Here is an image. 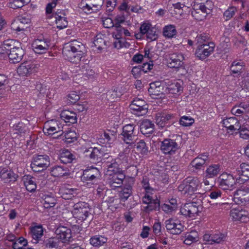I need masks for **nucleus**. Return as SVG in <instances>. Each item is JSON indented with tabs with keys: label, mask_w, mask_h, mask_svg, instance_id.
<instances>
[{
	"label": "nucleus",
	"mask_w": 249,
	"mask_h": 249,
	"mask_svg": "<svg viewBox=\"0 0 249 249\" xmlns=\"http://www.w3.org/2000/svg\"><path fill=\"white\" fill-rule=\"evenodd\" d=\"M179 191L182 192L183 197L188 202L185 203L180 209L181 214L187 217H195L198 213L197 203L193 201L196 197L197 188H181Z\"/></svg>",
	"instance_id": "nucleus-1"
},
{
	"label": "nucleus",
	"mask_w": 249,
	"mask_h": 249,
	"mask_svg": "<svg viewBox=\"0 0 249 249\" xmlns=\"http://www.w3.org/2000/svg\"><path fill=\"white\" fill-rule=\"evenodd\" d=\"M84 45L77 40H71L65 44L63 53L70 62L77 63L86 53Z\"/></svg>",
	"instance_id": "nucleus-2"
},
{
	"label": "nucleus",
	"mask_w": 249,
	"mask_h": 249,
	"mask_svg": "<svg viewBox=\"0 0 249 249\" xmlns=\"http://www.w3.org/2000/svg\"><path fill=\"white\" fill-rule=\"evenodd\" d=\"M139 128L134 124H127L123 127L121 138L125 143L133 146L134 142L138 140Z\"/></svg>",
	"instance_id": "nucleus-3"
},
{
	"label": "nucleus",
	"mask_w": 249,
	"mask_h": 249,
	"mask_svg": "<svg viewBox=\"0 0 249 249\" xmlns=\"http://www.w3.org/2000/svg\"><path fill=\"white\" fill-rule=\"evenodd\" d=\"M73 207L72 213L78 223L86 220L91 214L89 205L85 202H78L75 203Z\"/></svg>",
	"instance_id": "nucleus-4"
},
{
	"label": "nucleus",
	"mask_w": 249,
	"mask_h": 249,
	"mask_svg": "<svg viewBox=\"0 0 249 249\" xmlns=\"http://www.w3.org/2000/svg\"><path fill=\"white\" fill-rule=\"evenodd\" d=\"M212 9V2H207L206 4L200 3L196 6L192 11V16L197 20L204 19L207 15L211 13Z\"/></svg>",
	"instance_id": "nucleus-5"
},
{
	"label": "nucleus",
	"mask_w": 249,
	"mask_h": 249,
	"mask_svg": "<svg viewBox=\"0 0 249 249\" xmlns=\"http://www.w3.org/2000/svg\"><path fill=\"white\" fill-rule=\"evenodd\" d=\"M49 165V157L46 155H39L33 157L31 167L33 171L38 172L46 169Z\"/></svg>",
	"instance_id": "nucleus-6"
},
{
	"label": "nucleus",
	"mask_w": 249,
	"mask_h": 249,
	"mask_svg": "<svg viewBox=\"0 0 249 249\" xmlns=\"http://www.w3.org/2000/svg\"><path fill=\"white\" fill-rule=\"evenodd\" d=\"M230 216L233 222L246 223L249 221V213L241 206L232 208L230 212Z\"/></svg>",
	"instance_id": "nucleus-7"
},
{
	"label": "nucleus",
	"mask_w": 249,
	"mask_h": 249,
	"mask_svg": "<svg viewBox=\"0 0 249 249\" xmlns=\"http://www.w3.org/2000/svg\"><path fill=\"white\" fill-rule=\"evenodd\" d=\"M104 0H82L79 7L86 13H91L101 9Z\"/></svg>",
	"instance_id": "nucleus-8"
},
{
	"label": "nucleus",
	"mask_w": 249,
	"mask_h": 249,
	"mask_svg": "<svg viewBox=\"0 0 249 249\" xmlns=\"http://www.w3.org/2000/svg\"><path fill=\"white\" fill-rule=\"evenodd\" d=\"M214 47L215 45L212 42L202 43L198 46L196 55L201 60L205 59L213 52Z\"/></svg>",
	"instance_id": "nucleus-9"
},
{
	"label": "nucleus",
	"mask_w": 249,
	"mask_h": 249,
	"mask_svg": "<svg viewBox=\"0 0 249 249\" xmlns=\"http://www.w3.org/2000/svg\"><path fill=\"white\" fill-rule=\"evenodd\" d=\"M165 227L168 232L174 235L180 234L184 229V226L181 221L177 218L166 220Z\"/></svg>",
	"instance_id": "nucleus-10"
},
{
	"label": "nucleus",
	"mask_w": 249,
	"mask_h": 249,
	"mask_svg": "<svg viewBox=\"0 0 249 249\" xmlns=\"http://www.w3.org/2000/svg\"><path fill=\"white\" fill-rule=\"evenodd\" d=\"M130 108L133 113L138 116H142L147 112V105L144 100L136 98L130 105Z\"/></svg>",
	"instance_id": "nucleus-11"
},
{
	"label": "nucleus",
	"mask_w": 249,
	"mask_h": 249,
	"mask_svg": "<svg viewBox=\"0 0 249 249\" xmlns=\"http://www.w3.org/2000/svg\"><path fill=\"white\" fill-rule=\"evenodd\" d=\"M50 45V41L47 39H37L32 43V47L36 53L43 54L49 50Z\"/></svg>",
	"instance_id": "nucleus-12"
},
{
	"label": "nucleus",
	"mask_w": 249,
	"mask_h": 249,
	"mask_svg": "<svg viewBox=\"0 0 249 249\" xmlns=\"http://www.w3.org/2000/svg\"><path fill=\"white\" fill-rule=\"evenodd\" d=\"M178 148V144L176 141L171 139H164L160 145V149L165 154L172 155Z\"/></svg>",
	"instance_id": "nucleus-13"
},
{
	"label": "nucleus",
	"mask_w": 249,
	"mask_h": 249,
	"mask_svg": "<svg viewBox=\"0 0 249 249\" xmlns=\"http://www.w3.org/2000/svg\"><path fill=\"white\" fill-rule=\"evenodd\" d=\"M142 202L146 206L142 207V210L146 213L150 212L156 210L160 207V201L158 199H154L149 195H145L142 198Z\"/></svg>",
	"instance_id": "nucleus-14"
},
{
	"label": "nucleus",
	"mask_w": 249,
	"mask_h": 249,
	"mask_svg": "<svg viewBox=\"0 0 249 249\" xmlns=\"http://www.w3.org/2000/svg\"><path fill=\"white\" fill-rule=\"evenodd\" d=\"M56 237L60 243H65L70 241L71 238V231L70 228L65 226H59L55 231Z\"/></svg>",
	"instance_id": "nucleus-15"
},
{
	"label": "nucleus",
	"mask_w": 249,
	"mask_h": 249,
	"mask_svg": "<svg viewBox=\"0 0 249 249\" xmlns=\"http://www.w3.org/2000/svg\"><path fill=\"white\" fill-rule=\"evenodd\" d=\"M106 162L107 164V175L111 176L113 174L122 172V167L120 158L113 159Z\"/></svg>",
	"instance_id": "nucleus-16"
},
{
	"label": "nucleus",
	"mask_w": 249,
	"mask_h": 249,
	"mask_svg": "<svg viewBox=\"0 0 249 249\" xmlns=\"http://www.w3.org/2000/svg\"><path fill=\"white\" fill-rule=\"evenodd\" d=\"M31 22V19L28 16H20L16 19L12 23L13 29L16 31H24Z\"/></svg>",
	"instance_id": "nucleus-17"
},
{
	"label": "nucleus",
	"mask_w": 249,
	"mask_h": 249,
	"mask_svg": "<svg viewBox=\"0 0 249 249\" xmlns=\"http://www.w3.org/2000/svg\"><path fill=\"white\" fill-rule=\"evenodd\" d=\"M184 57L182 53L177 52L169 55L168 65L170 68H178L183 65Z\"/></svg>",
	"instance_id": "nucleus-18"
},
{
	"label": "nucleus",
	"mask_w": 249,
	"mask_h": 249,
	"mask_svg": "<svg viewBox=\"0 0 249 249\" xmlns=\"http://www.w3.org/2000/svg\"><path fill=\"white\" fill-rule=\"evenodd\" d=\"M164 85V91L166 94H178L182 90L180 83L177 82H173L169 79L163 81Z\"/></svg>",
	"instance_id": "nucleus-19"
},
{
	"label": "nucleus",
	"mask_w": 249,
	"mask_h": 249,
	"mask_svg": "<svg viewBox=\"0 0 249 249\" xmlns=\"http://www.w3.org/2000/svg\"><path fill=\"white\" fill-rule=\"evenodd\" d=\"M148 91L150 94L158 96L166 94L163 82L162 83L158 81L150 83Z\"/></svg>",
	"instance_id": "nucleus-20"
},
{
	"label": "nucleus",
	"mask_w": 249,
	"mask_h": 249,
	"mask_svg": "<svg viewBox=\"0 0 249 249\" xmlns=\"http://www.w3.org/2000/svg\"><path fill=\"white\" fill-rule=\"evenodd\" d=\"M35 71V65L27 62L22 63L17 69L18 73L21 76H27Z\"/></svg>",
	"instance_id": "nucleus-21"
},
{
	"label": "nucleus",
	"mask_w": 249,
	"mask_h": 249,
	"mask_svg": "<svg viewBox=\"0 0 249 249\" xmlns=\"http://www.w3.org/2000/svg\"><path fill=\"white\" fill-rule=\"evenodd\" d=\"M222 124L224 127L231 131L239 130L241 128V125L235 117H230L223 119Z\"/></svg>",
	"instance_id": "nucleus-22"
},
{
	"label": "nucleus",
	"mask_w": 249,
	"mask_h": 249,
	"mask_svg": "<svg viewBox=\"0 0 249 249\" xmlns=\"http://www.w3.org/2000/svg\"><path fill=\"white\" fill-rule=\"evenodd\" d=\"M24 54V51L20 46L11 51V52L8 53V57L11 63H17L22 60Z\"/></svg>",
	"instance_id": "nucleus-23"
},
{
	"label": "nucleus",
	"mask_w": 249,
	"mask_h": 249,
	"mask_svg": "<svg viewBox=\"0 0 249 249\" xmlns=\"http://www.w3.org/2000/svg\"><path fill=\"white\" fill-rule=\"evenodd\" d=\"M99 175V171L96 168H91L85 170L81 176V180L83 181L93 180Z\"/></svg>",
	"instance_id": "nucleus-24"
},
{
	"label": "nucleus",
	"mask_w": 249,
	"mask_h": 249,
	"mask_svg": "<svg viewBox=\"0 0 249 249\" xmlns=\"http://www.w3.org/2000/svg\"><path fill=\"white\" fill-rule=\"evenodd\" d=\"M58 194L60 197L65 200L71 199L76 196V189L73 188H58Z\"/></svg>",
	"instance_id": "nucleus-25"
},
{
	"label": "nucleus",
	"mask_w": 249,
	"mask_h": 249,
	"mask_svg": "<svg viewBox=\"0 0 249 249\" xmlns=\"http://www.w3.org/2000/svg\"><path fill=\"white\" fill-rule=\"evenodd\" d=\"M61 118L66 123L75 124L77 122V118L76 113L69 110H64L60 114Z\"/></svg>",
	"instance_id": "nucleus-26"
},
{
	"label": "nucleus",
	"mask_w": 249,
	"mask_h": 249,
	"mask_svg": "<svg viewBox=\"0 0 249 249\" xmlns=\"http://www.w3.org/2000/svg\"><path fill=\"white\" fill-rule=\"evenodd\" d=\"M217 180L221 186H231L232 187L235 183V180L232 176L227 173L221 174Z\"/></svg>",
	"instance_id": "nucleus-27"
},
{
	"label": "nucleus",
	"mask_w": 249,
	"mask_h": 249,
	"mask_svg": "<svg viewBox=\"0 0 249 249\" xmlns=\"http://www.w3.org/2000/svg\"><path fill=\"white\" fill-rule=\"evenodd\" d=\"M50 172L54 177H63L69 174V169L66 166L56 165L51 168Z\"/></svg>",
	"instance_id": "nucleus-28"
},
{
	"label": "nucleus",
	"mask_w": 249,
	"mask_h": 249,
	"mask_svg": "<svg viewBox=\"0 0 249 249\" xmlns=\"http://www.w3.org/2000/svg\"><path fill=\"white\" fill-rule=\"evenodd\" d=\"M106 149V148L104 146H102L100 148L93 147L90 153V159L93 161L102 160V157L107 155L105 152Z\"/></svg>",
	"instance_id": "nucleus-29"
},
{
	"label": "nucleus",
	"mask_w": 249,
	"mask_h": 249,
	"mask_svg": "<svg viewBox=\"0 0 249 249\" xmlns=\"http://www.w3.org/2000/svg\"><path fill=\"white\" fill-rule=\"evenodd\" d=\"M0 176L1 179L6 183L15 181L17 178V175L13 172L6 170H1Z\"/></svg>",
	"instance_id": "nucleus-30"
},
{
	"label": "nucleus",
	"mask_w": 249,
	"mask_h": 249,
	"mask_svg": "<svg viewBox=\"0 0 249 249\" xmlns=\"http://www.w3.org/2000/svg\"><path fill=\"white\" fill-rule=\"evenodd\" d=\"M154 129V124L147 119L143 121L140 126L141 132L145 135L152 133Z\"/></svg>",
	"instance_id": "nucleus-31"
},
{
	"label": "nucleus",
	"mask_w": 249,
	"mask_h": 249,
	"mask_svg": "<svg viewBox=\"0 0 249 249\" xmlns=\"http://www.w3.org/2000/svg\"><path fill=\"white\" fill-rule=\"evenodd\" d=\"M107 238L104 236L96 235L90 237L89 243L94 247L99 248L107 242Z\"/></svg>",
	"instance_id": "nucleus-32"
},
{
	"label": "nucleus",
	"mask_w": 249,
	"mask_h": 249,
	"mask_svg": "<svg viewBox=\"0 0 249 249\" xmlns=\"http://www.w3.org/2000/svg\"><path fill=\"white\" fill-rule=\"evenodd\" d=\"M43 233V230L41 225L36 226L33 227L31 229V234L33 242L35 243L38 242L39 240L42 237Z\"/></svg>",
	"instance_id": "nucleus-33"
},
{
	"label": "nucleus",
	"mask_w": 249,
	"mask_h": 249,
	"mask_svg": "<svg viewBox=\"0 0 249 249\" xmlns=\"http://www.w3.org/2000/svg\"><path fill=\"white\" fill-rule=\"evenodd\" d=\"M183 243L187 245H191L198 240V234L196 231L187 232L184 236Z\"/></svg>",
	"instance_id": "nucleus-34"
},
{
	"label": "nucleus",
	"mask_w": 249,
	"mask_h": 249,
	"mask_svg": "<svg viewBox=\"0 0 249 249\" xmlns=\"http://www.w3.org/2000/svg\"><path fill=\"white\" fill-rule=\"evenodd\" d=\"M208 159L207 155L204 154L201 155L200 156L196 157L192 161L191 164L192 166L195 167L196 169H200L206 163Z\"/></svg>",
	"instance_id": "nucleus-35"
},
{
	"label": "nucleus",
	"mask_w": 249,
	"mask_h": 249,
	"mask_svg": "<svg viewBox=\"0 0 249 249\" xmlns=\"http://www.w3.org/2000/svg\"><path fill=\"white\" fill-rule=\"evenodd\" d=\"M60 243L59 239H57L56 236L49 238L44 242V246L46 249H56Z\"/></svg>",
	"instance_id": "nucleus-36"
},
{
	"label": "nucleus",
	"mask_w": 249,
	"mask_h": 249,
	"mask_svg": "<svg viewBox=\"0 0 249 249\" xmlns=\"http://www.w3.org/2000/svg\"><path fill=\"white\" fill-rule=\"evenodd\" d=\"M80 71L82 74L89 78H93L96 75L94 71L88 64H84L81 66Z\"/></svg>",
	"instance_id": "nucleus-37"
},
{
	"label": "nucleus",
	"mask_w": 249,
	"mask_h": 249,
	"mask_svg": "<svg viewBox=\"0 0 249 249\" xmlns=\"http://www.w3.org/2000/svg\"><path fill=\"white\" fill-rule=\"evenodd\" d=\"M104 36L101 34H98L93 41L94 46L100 51L105 48L106 41L104 40Z\"/></svg>",
	"instance_id": "nucleus-38"
},
{
	"label": "nucleus",
	"mask_w": 249,
	"mask_h": 249,
	"mask_svg": "<svg viewBox=\"0 0 249 249\" xmlns=\"http://www.w3.org/2000/svg\"><path fill=\"white\" fill-rule=\"evenodd\" d=\"M74 156L68 150H64L60 153L59 159L61 162L67 164L71 163L74 159Z\"/></svg>",
	"instance_id": "nucleus-39"
},
{
	"label": "nucleus",
	"mask_w": 249,
	"mask_h": 249,
	"mask_svg": "<svg viewBox=\"0 0 249 249\" xmlns=\"http://www.w3.org/2000/svg\"><path fill=\"white\" fill-rule=\"evenodd\" d=\"M220 171L219 166L214 164L209 166L206 171V178H212L216 176Z\"/></svg>",
	"instance_id": "nucleus-40"
},
{
	"label": "nucleus",
	"mask_w": 249,
	"mask_h": 249,
	"mask_svg": "<svg viewBox=\"0 0 249 249\" xmlns=\"http://www.w3.org/2000/svg\"><path fill=\"white\" fill-rule=\"evenodd\" d=\"M28 245L27 240L23 237L21 236L17 238L12 245V249H25Z\"/></svg>",
	"instance_id": "nucleus-41"
},
{
	"label": "nucleus",
	"mask_w": 249,
	"mask_h": 249,
	"mask_svg": "<svg viewBox=\"0 0 249 249\" xmlns=\"http://www.w3.org/2000/svg\"><path fill=\"white\" fill-rule=\"evenodd\" d=\"M176 27L174 25H168L163 29V35L165 37L172 38L177 34Z\"/></svg>",
	"instance_id": "nucleus-42"
},
{
	"label": "nucleus",
	"mask_w": 249,
	"mask_h": 249,
	"mask_svg": "<svg viewBox=\"0 0 249 249\" xmlns=\"http://www.w3.org/2000/svg\"><path fill=\"white\" fill-rule=\"evenodd\" d=\"M136 142H134L133 146H130L131 148L136 147L137 150L141 154H146L148 152V147L143 140H140L136 143Z\"/></svg>",
	"instance_id": "nucleus-43"
},
{
	"label": "nucleus",
	"mask_w": 249,
	"mask_h": 249,
	"mask_svg": "<svg viewBox=\"0 0 249 249\" xmlns=\"http://www.w3.org/2000/svg\"><path fill=\"white\" fill-rule=\"evenodd\" d=\"M43 199L44 201L43 203L44 207L46 209L53 207L56 203V199L53 196L49 195H44Z\"/></svg>",
	"instance_id": "nucleus-44"
},
{
	"label": "nucleus",
	"mask_w": 249,
	"mask_h": 249,
	"mask_svg": "<svg viewBox=\"0 0 249 249\" xmlns=\"http://www.w3.org/2000/svg\"><path fill=\"white\" fill-rule=\"evenodd\" d=\"M25 132V126L21 123H18L13 126L12 136L17 138L18 136H21Z\"/></svg>",
	"instance_id": "nucleus-45"
},
{
	"label": "nucleus",
	"mask_w": 249,
	"mask_h": 249,
	"mask_svg": "<svg viewBox=\"0 0 249 249\" xmlns=\"http://www.w3.org/2000/svg\"><path fill=\"white\" fill-rule=\"evenodd\" d=\"M4 43L9 53L20 46L19 42L16 40L8 39L5 40Z\"/></svg>",
	"instance_id": "nucleus-46"
},
{
	"label": "nucleus",
	"mask_w": 249,
	"mask_h": 249,
	"mask_svg": "<svg viewBox=\"0 0 249 249\" xmlns=\"http://www.w3.org/2000/svg\"><path fill=\"white\" fill-rule=\"evenodd\" d=\"M61 131H62V129H61L60 127H57L56 128L55 126H51L46 123L45 124V126L43 128L44 133L47 135H53Z\"/></svg>",
	"instance_id": "nucleus-47"
},
{
	"label": "nucleus",
	"mask_w": 249,
	"mask_h": 249,
	"mask_svg": "<svg viewBox=\"0 0 249 249\" xmlns=\"http://www.w3.org/2000/svg\"><path fill=\"white\" fill-rule=\"evenodd\" d=\"M122 190L119 192L120 199L122 201H125L132 194V188H121Z\"/></svg>",
	"instance_id": "nucleus-48"
},
{
	"label": "nucleus",
	"mask_w": 249,
	"mask_h": 249,
	"mask_svg": "<svg viewBox=\"0 0 249 249\" xmlns=\"http://www.w3.org/2000/svg\"><path fill=\"white\" fill-rule=\"evenodd\" d=\"M22 181L25 187L29 185H33L36 187V178L30 175H25L23 177Z\"/></svg>",
	"instance_id": "nucleus-49"
},
{
	"label": "nucleus",
	"mask_w": 249,
	"mask_h": 249,
	"mask_svg": "<svg viewBox=\"0 0 249 249\" xmlns=\"http://www.w3.org/2000/svg\"><path fill=\"white\" fill-rule=\"evenodd\" d=\"M235 46L237 48H243L246 46L247 40L242 36H234L232 39Z\"/></svg>",
	"instance_id": "nucleus-50"
},
{
	"label": "nucleus",
	"mask_w": 249,
	"mask_h": 249,
	"mask_svg": "<svg viewBox=\"0 0 249 249\" xmlns=\"http://www.w3.org/2000/svg\"><path fill=\"white\" fill-rule=\"evenodd\" d=\"M237 171L239 174H241L242 176L247 178L245 180H248L249 178V165L245 163H242L240 168H238Z\"/></svg>",
	"instance_id": "nucleus-51"
},
{
	"label": "nucleus",
	"mask_w": 249,
	"mask_h": 249,
	"mask_svg": "<svg viewBox=\"0 0 249 249\" xmlns=\"http://www.w3.org/2000/svg\"><path fill=\"white\" fill-rule=\"evenodd\" d=\"M155 121L157 124L161 127H164L167 123L162 112H159L156 114Z\"/></svg>",
	"instance_id": "nucleus-52"
},
{
	"label": "nucleus",
	"mask_w": 249,
	"mask_h": 249,
	"mask_svg": "<svg viewBox=\"0 0 249 249\" xmlns=\"http://www.w3.org/2000/svg\"><path fill=\"white\" fill-rule=\"evenodd\" d=\"M22 190L21 192L22 193L20 194V198H24L25 199H28L30 198L31 195H29V193H34L36 191V188H33L31 189H29L28 188H20Z\"/></svg>",
	"instance_id": "nucleus-53"
},
{
	"label": "nucleus",
	"mask_w": 249,
	"mask_h": 249,
	"mask_svg": "<svg viewBox=\"0 0 249 249\" xmlns=\"http://www.w3.org/2000/svg\"><path fill=\"white\" fill-rule=\"evenodd\" d=\"M246 188H240L239 189H237L235 191L233 196L234 201H235V199H237L238 201L244 202L242 198L244 197Z\"/></svg>",
	"instance_id": "nucleus-54"
},
{
	"label": "nucleus",
	"mask_w": 249,
	"mask_h": 249,
	"mask_svg": "<svg viewBox=\"0 0 249 249\" xmlns=\"http://www.w3.org/2000/svg\"><path fill=\"white\" fill-rule=\"evenodd\" d=\"M186 187H197L199 185V181L197 178L188 177L185 180Z\"/></svg>",
	"instance_id": "nucleus-55"
},
{
	"label": "nucleus",
	"mask_w": 249,
	"mask_h": 249,
	"mask_svg": "<svg viewBox=\"0 0 249 249\" xmlns=\"http://www.w3.org/2000/svg\"><path fill=\"white\" fill-rule=\"evenodd\" d=\"M194 123V120L191 117L186 116L181 117L179 120V124L183 126L191 125Z\"/></svg>",
	"instance_id": "nucleus-56"
},
{
	"label": "nucleus",
	"mask_w": 249,
	"mask_h": 249,
	"mask_svg": "<svg viewBox=\"0 0 249 249\" xmlns=\"http://www.w3.org/2000/svg\"><path fill=\"white\" fill-rule=\"evenodd\" d=\"M243 63L241 62L234 61L231 66V70L233 73H238L242 69Z\"/></svg>",
	"instance_id": "nucleus-57"
},
{
	"label": "nucleus",
	"mask_w": 249,
	"mask_h": 249,
	"mask_svg": "<svg viewBox=\"0 0 249 249\" xmlns=\"http://www.w3.org/2000/svg\"><path fill=\"white\" fill-rule=\"evenodd\" d=\"M237 11V9L235 7L231 6L229 7L224 13V16L226 18V20H228L231 19L235 14Z\"/></svg>",
	"instance_id": "nucleus-58"
},
{
	"label": "nucleus",
	"mask_w": 249,
	"mask_h": 249,
	"mask_svg": "<svg viewBox=\"0 0 249 249\" xmlns=\"http://www.w3.org/2000/svg\"><path fill=\"white\" fill-rule=\"evenodd\" d=\"M65 142L71 143L76 140V133L74 131H70L65 133Z\"/></svg>",
	"instance_id": "nucleus-59"
},
{
	"label": "nucleus",
	"mask_w": 249,
	"mask_h": 249,
	"mask_svg": "<svg viewBox=\"0 0 249 249\" xmlns=\"http://www.w3.org/2000/svg\"><path fill=\"white\" fill-rule=\"evenodd\" d=\"M147 39L150 41L155 40L158 37V34H156V30L154 27H151L146 34Z\"/></svg>",
	"instance_id": "nucleus-60"
},
{
	"label": "nucleus",
	"mask_w": 249,
	"mask_h": 249,
	"mask_svg": "<svg viewBox=\"0 0 249 249\" xmlns=\"http://www.w3.org/2000/svg\"><path fill=\"white\" fill-rule=\"evenodd\" d=\"M225 237V234L219 232L213 234V244L221 243L224 240Z\"/></svg>",
	"instance_id": "nucleus-61"
},
{
	"label": "nucleus",
	"mask_w": 249,
	"mask_h": 249,
	"mask_svg": "<svg viewBox=\"0 0 249 249\" xmlns=\"http://www.w3.org/2000/svg\"><path fill=\"white\" fill-rule=\"evenodd\" d=\"M245 111V107L241 105H240L239 106L234 107L231 110V113L236 116H239L240 114L244 113Z\"/></svg>",
	"instance_id": "nucleus-62"
},
{
	"label": "nucleus",
	"mask_w": 249,
	"mask_h": 249,
	"mask_svg": "<svg viewBox=\"0 0 249 249\" xmlns=\"http://www.w3.org/2000/svg\"><path fill=\"white\" fill-rule=\"evenodd\" d=\"M80 99V97L75 92L73 91L68 95V100L71 104H74Z\"/></svg>",
	"instance_id": "nucleus-63"
},
{
	"label": "nucleus",
	"mask_w": 249,
	"mask_h": 249,
	"mask_svg": "<svg viewBox=\"0 0 249 249\" xmlns=\"http://www.w3.org/2000/svg\"><path fill=\"white\" fill-rule=\"evenodd\" d=\"M238 130H239L241 138L244 139H249V130L246 127L241 125V128Z\"/></svg>",
	"instance_id": "nucleus-64"
}]
</instances>
